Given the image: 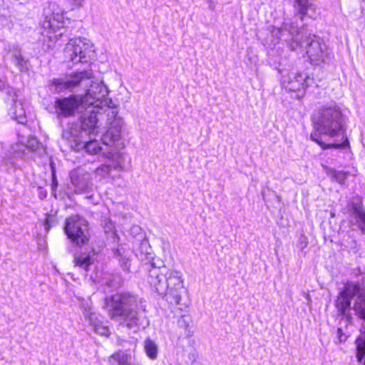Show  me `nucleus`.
Returning <instances> with one entry per match:
<instances>
[{
    "instance_id": "obj_1",
    "label": "nucleus",
    "mask_w": 365,
    "mask_h": 365,
    "mask_svg": "<svg viewBox=\"0 0 365 365\" xmlns=\"http://www.w3.org/2000/svg\"><path fill=\"white\" fill-rule=\"evenodd\" d=\"M106 301L110 319L128 329L143 325L135 296L130 293H116L107 297Z\"/></svg>"
},
{
    "instance_id": "obj_2",
    "label": "nucleus",
    "mask_w": 365,
    "mask_h": 365,
    "mask_svg": "<svg viewBox=\"0 0 365 365\" xmlns=\"http://www.w3.org/2000/svg\"><path fill=\"white\" fill-rule=\"evenodd\" d=\"M315 135H342L345 133V121L340 108L336 106L322 108L312 117Z\"/></svg>"
},
{
    "instance_id": "obj_3",
    "label": "nucleus",
    "mask_w": 365,
    "mask_h": 365,
    "mask_svg": "<svg viewBox=\"0 0 365 365\" xmlns=\"http://www.w3.org/2000/svg\"><path fill=\"white\" fill-rule=\"evenodd\" d=\"M355 297L353 309L355 314L364 321V324L361 326V334L356 341V359L359 364L365 365V286L359 284V291Z\"/></svg>"
},
{
    "instance_id": "obj_4",
    "label": "nucleus",
    "mask_w": 365,
    "mask_h": 365,
    "mask_svg": "<svg viewBox=\"0 0 365 365\" xmlns=\"http://www.w3.org/2000/svg\"><path fill=\"white\" fill-rule=\"evenodd\" d=\"M64 231L68 237L78 246L83 245L88 242V222L78 215H71L66 219Z\"/></svg>"
},
{
    "instance_id": "obj_5",
    "label": "nucleus",
    "mask_w": 365,
    "mask_h": 365,
    "mask_svg": "<svg viewBox=\"0 0 365 365\" xmlns=\"http://www.w3.org/2000/svg\"><path fill=\"white\" fill-rule=\"evenodd\" d=\"M297 47H304L307 49V54L313 64H319L324 61L327 56L326 46L321 43L316 36H305L304 39L299 41L298 34L290 44L292 50Z\"/></svg>"
},
{
    "instance_id": "obj_6",
    "label": "nucleus",
    "mask_w": 365,
    "mask_h": 365,
    "mask_svg": "<svg viewBox=\"0 0 365 365\" xmlns=\"http://www.w3.org/2000/svg\"><path fill=\"white\" fill-rule=\"evenodd\" d=\"M92 78V71L86 70L75 73L65 78H56L52 81V89L56 93L66 90L72 91L78 86L87 87Z\"/></svg>"
},
{
    "instance_id": "obj_7",
    "label": "nucleus",
    "mask_w": 365,
    "mask_h": 365,
    "mask_svg": "<svg viewBox=\"0 0 365 365\" xmlns=\"http://www.w3.org/2000/svg\"><path fill=\"white\" fill-rule=\"evenodd\" d=\"M92 103L93 101H90L86 98L71 95L67 98H56L54 108L58 116L67 118L75 115L76 112H80L84 105Z\"/></svg>"
},
{
    "instance_id": "obj_8",
    "label": "nucleus",
    "mask_w": 365,
    "mask_h": 365,
    "mask_svg": "<svg viewBox=\"0 0 365 365\" xmlns=\"http://www.w3.org/2000/svg\"><path fill=\"white\" fill-rule=\"evenodd\" d=\"M93 51L91 44L81 38L70 39L63 51L64 57L74 63L87 61V57Z\"/></svg>"
},
{
    "instance_id": "obj_9",
    "label": "nucleus",
    "mask_w": 365,
    "mask_h": 365,
    "mask_svg": "<svg viewBox=\"0 0 365 365\" xmlns=\"http://www.w3.org/2000/svg\"><path fill=\"white\" fill-rule=\"evenodd\" d=\"M357 291H359V284L347 283L339 292L334 302L338 315L345 317L348 321L351 319V301L357 294Z\"/></svg>"
},
{
    "instance_id": "obj_10",
    "label": "nucleus",
    "mask_w": 365,
    "mask_h": 365,
    "mask_svg": "<svg viewBox=\"0 0 365 365\" xmlns=\"http://www.w3.org/2000/svg\"><path fill=\"white\" fill-rule=\"evenodd\" d=\"M148 269V281L160 295H165L168 290V280L170 269L165 266L157 267L154 262L147 265Z\"/></svg>"
},
{
    "instance_id": "obj_11",
    "label": "nucleus",
    "mask_w": 365,
    "mask_h": 365,
    "mask_svg": "<svg viewBox=\"0 0 365 365\" xmlns=\"http://www.w3.org/2000/svg\"><path fill=\"white\" fill-rule=\"evenodd\" d=\"M168 277V290L165 294L167 301L170 304L180 305L182 280L178 272L170 269Z\"/></svg>"
},
{
    "instance_id": "obj_12",
    "label": "nucleus",
    "mask_w": 365,
    "mask_h": 365,
    "mask_svg": "<svg viewBox=\"0 0 365 365\" xmlns=\"http://www.w3.org/2000/svg\"><path fill=\"white\" fill-rule=\"evenodd\" d=\"M70 179L76 193L87 192L92 189L90 174L83 168H78L71 171Z\"/></svg>"
},
{
    "instance_id": "obj_13",
    "label": "nucleus",
    "mask_w": 365,
    "mask_h": 365,
    "mask_svg": "<svg viewBox=\"0 0 365 365\" xmlns=\"http://www.w3.org/2000/svg\"><path fill=\"white\" fill-rule=\"evenodd\" d=\"M26 142H18L11 146L14 155L19 158L25 156V151L28 150L31 152H39L43 153L45 148L38 141V138H26Z\"/></svg>"
},
{
    "instance_id": "obj_14",
    "label": "nucleus",
    "mask_w": 365,
    "mask_h": 365,
    "mask_svg": "<svg viewBox=\"0 0 365 365\" xmlns=\"http://www.w3.org/2000/svg\"><path fill=\"white\" fill-rule=\"evenodd\" d=\"M93 76L92 75L91 81L87 87L82 86L86 91L85 96H82V98H86L90 101H93V103L88 105H95V106L97 107L98 104L96 103H97L98 101H101L102 98L107 96L108 90L107 88L102 83L93 82Z\"/></svg>"
},
{
    "instance_id": "obj_15",
    "label": "nucleus",
    "mask_w": 365,
    "mask_h": 365,
    "mask_svg": "<svg viewBox=\"0 0 365 365\" xmlns=\"http://www.w3.org/2000/svg\"><path fill=\"white\" fill-rule=\"evenodd\" d=\"M43 34L46 36L50 41H56L64 34V32L61 31L64 29L63 21H60L56 18L45 20L43 22Z\"/></svg>"
},
{
    "instance_id": "obj_16",
    "label": "nucleus",
    "mask_w": 365,
    "mask_h": 365,
    "mask_svg": "<svg viewBox=\"0 0 365 365\" xmlns=\"http://www.w3.org/2000/svg\"><path fill=\"white\" fill-rule=\"evenodd\" d=\"M309 78L302 73H292L287 81L284 80V84L289 91H301L309 86Z\"/></svg>"
},
{
    "instance_id": "obj_17",
    "label": "nucleus",
    "mask_w": 365,
    "mask_h": 365,
    "mask_svg": "<svg viewBox=\"0 0 365 365\" xmlns=\"http://www.w3.org/2000/svg\"><path fill=\"white\" fill-rule=\"evenodd\" d=\"M103 155L108 160V163H106L111 170H125V158L123 153L110 149L109 151L103 152Z\"/></svg>"
},
{
    "instance_id": "obj_18",
    "label": "nucleus",
    "mask_w": 365,
    "mask_h": 365,
    "mask_svg": "<svg viewBox=\"0 0 365 365\" xmlns=\"http://www.w3.org/2000/svg\"><path fill=\"white\" fill-rule=\"evenodd\" d=\"M103 145L106 147L109 146L110 143L102 142L96 138H93L88 142L76 144L73 149L76 150L84 149L88 154L96 155L104 150Z\"/></svg>"
},
{
    "instance_id": "obj_19",
    "label": "nucleus",
    "mask_w": 365,
    "mask_h": 365,
    "mask_svg": "<svg viewBox=\"0 0 365 365\" xmlns=\"http://www.w3.org/2000/svg\"><path fill=\"white\" fill-rule=\"evenodd\" d=\"M294 6L302 21L305 16L314 18L316 14V6L309 0H294Z\"/></svg>"
},
{
    "instance_id": "obj_20",
    "label": "nucleus",
    "mask_w": 365,
    "mask_h": 365,
    "mask_svg": "<svg viewBox=\"0 0 365 365\" xmlns=\"http://www.w3.org/2000/svg\"><path fill=\"white\" fill-rule=\"evenodd\" d=\"M294 6L302 21L305 16L314 18L316 14V6L309 0H294Z\"/></svg>"
},
{
    "instance_id": "obj_21",
    "label": "nucleus",
    "mask_w": 365,
    "mask_h": 365,
    "mask_svg": "<svg viewBox=\"0 0 365 365\" xmlns=\"http://www.w3.org/2000/svg\"><path fill=\"white\" fill-rule=\"evenodd\" d=\"M88 116H83L81 122V129L86 132V135H97L96 132L98 118H97V111L94 108L89 111Z\"/></svg>"
},
{
    "instance_id": "obj_22",
    "label": "nucleus",
    "mask_w": 365,
    "mask_h": 365,
    "mask_svg": "<svg viewBox=\"0 0 365 365\" xmlns=\"http://www.w3.org/2000/svg\"><path fill=\"white\" fill-rule=\"evenodd\" d=\"M113 254L123 270L126 272H129L131 266V259L129 252L125 251L123 247H119L113 250Z\"/></svg>"
},
{
    "instance_id": "obj_23",
    "label": "nucleus",
    "mask_w": 365,
    "mask_h": 365,
    "mask_svg": "<svg viewBox=\"0 0 365 365\" xmlns=\"http://www.w3.org/2000/svg\"><path fill=\"white\" fill-rule=\"evenodd\" d=\"M113 120L110 123V127L107 131L108 137H120L123 134V120L121 118L117 117L115 111L112 110Z\"/></svg>"
},
{
    "instance_id": "obj_24",
    "label": "nucleus",
    "mask_w": 365,
    "mask_h": 365,
    "mask_svg": "<svg viewBox=\"0 0 365 365\" xmlns=\"http://www.w3.org/2000/svg\"><path fill=\"white\" fill-rule=\"evenodd\" d=\"M9 114L19 123L24 124L26 122L25 110L20 103L16 102L14 103L13 107L10 109Z\"/></svg>"
},
{
    "instance_id": "obj_25",
    "label": "nucleus",
    "mask_w": 365,
    "mask_h": 365,
    "mask_svg": "<svg viewBox=\"0 0 365 365\" xmlns=\"http://www.w3.org/2000/svg\"><path fill=\"white\" fill-rule=\"evenodd\" d=\"M351 207L354 213L356 215L359 222L362 225H360V229L363 233H365V210L363 207V205L361 200L359 202L351 203Z\"/></svg>"
},
{
    "instance_id": "obj_26",
    "label": "nucleus",
    "mask_w": 365,
    "mask_h": 365,
    "mask_svg": "<svg viewBox=\"0 0 365 365\" xmlns=\"http://www.w3.org/2000/svg\"><path fill=\"white\" fill-rule=\"evenodd\" d=\"M108 361L111 364L117 362L118 365H131V356L123 351H118L113 354Z\"/></svg>"
},
{
    "instance_id": "obj_27",
    "label": "nucleus",
    "mask_w": 365,
    "mask_h": 365,
    "mask_svg": "<svg viewBox=\"0 0 365 365\" xmlns=\"http://www.w3.org/2000/svg\"><path fill=\"white\" fill-rule=\"evenodd\" d=\"M74 262L76 266L88 271L89 266L93 263V261L88 254H81L74 258Z\"/></svg>"
},
{
    "instance_id": "obj_28",
    "label": "nucleus",
    "mask_w": 365,
    "mask_h": 365,
    "mask_svg": "<svg viewBox=\"0 0 365 365\" xmlns=\"http://www.w3.org/2000/svg\"><path fill=\"white\" fill-rule=\"evenodd\" d=\"M13 62L20 71L27 70V61L24 58L19 50L14 51Z\"/></svg>"
},
{
    "instance_id": "obj_29",
    "label": "nucleus",
    "mask_w": 365,
    "mask_h": 365,
    "mask_svg": "<svg viewBox=\"0 0 365 365\" xmlns=\"http://www.w3.org/2000/svg\"><path fill=\"white\" fill-rule=\"evenodd\" d=\"M145 351L147 355L151 359H155L158 355V348L154 341L150 339H146L144 345Z\"/></svg>"
},
{
    "instance_id": "obj_30",
    "label": "nucleus",
    "mask_w": 365,
    "mask_h": 365,
    "mask_svg": "<svg viewBox=\"0 0 365 365\" xmlns=\"http://www.w3.org/2000/svg\"><path fill=\"white\" fill-rule=\"evenodd\" d=\"M313 141H315L319 145H321V147L323 149H327V148H344L349 145V143L348 140V138H345V140L342 143H329V144H324L322 141V138H312Z\"/></svg>"
},
{
    "instance_id": "obj_31",
    "label": "nucleus",
    "mask_w": 365,
    "mask_h": 365,
    "mask_svg": "<svg viewBox=\"0 0 365 365\" xmlns=\"http://www.w3.org/2000/svg\"><path fill=\"white\" fill-rule=\"evenodd\" d=\"M111 170H112L110 167H109V165L106 163L101 164L100 166L95 169L94 175L96 177H98L101 180L105 179L110 175Z\"/></svg>"
},
{
    "instance_id": "obj_32",
    "label": "nucleus",
    "mask_w": 365,
    "mask_h": 365,
    "mask_svg": "<svg viewBox=\"0 0 365 365\" xmlns=\"http://www.w3.org/2000/svg\"><path fill=\"white\" fill-rule=\"evenodd\" d=\"M83 314L86 319L89 321L90 325L92 327H93L95 325H98L97 324L101 322L98 314L95 312H93L91 308L85 309Z\"/></svg>"
},
{
    "instance_id": "obj_33",
    "label": "nucleus",
    "mask_w": 365,
    "mask_h": 365,
    "mask_svg": "<svg viewBox=\"0 0 365 365\" xmlns=\"http://www.w3.org/2000/svg\"><path fill=\"white\" fill-rule=\"evenodd\" d=\"M98 325H95L93 327V331L99 334L102 336H108L110 334V331L108 327L104 326L102 324V322L101 321L99 323L97 324Z\"/></svg>"
},
{
    "instance_id": "obj_34",
    "label": "nucleus",
    "mask_w": 365,
    "mask_h": 365,
    "mask_svg": "<svg viewBox=\"0 0 365 365\" xmlns=\"http://www.w3.org/2000/svg\"><path fill=\"white\" fill-rule=\"evenodd\" d=\"M190 321V317L189 316L182 315L178 320V326L180 328L183 329L185 332L189 326Z\"/></svg>"
},
{
    "instance_id": "obj_35",
    "label": "nucleus",
    "mask_w": 365,
    "mask_h": 365,
    "mask_svg": "<svg viewBox=\"0 0 365 365\" xmlns=\"http://www.w3.org/2000/svg\"><path fill=\"white\" fill-rule=\"evenodd\" d=\"M55 221L54 217L51 215H46V217L43 222V226L45 227V230L46 232H48V230L51 229V227L53 226V224Z\"/></svg>"
},
{
    "instance_id": "obj_36",
    "label": "nucleus",
    "mask_w": 365,
    "mask_h": 365,
    "mask_svg": "<svg viewBox=\"0 0 365 365\" xmlns=\"http://www.w3.org/2000/svg\"><path fill=\"white\" fill-rule=\"evenodd\" d=\"M83 1V0H68V3L71 10L81 7Z\"/></svg>"
},
{
    "instance_id": "obj_37",
    "label": "nucleus",
    "mask_w": 365,
    "mask_h": 365,
    "mask_svg": "<svg viewBox=\"0 0 365 365\" xmlns=\"http://www.w3.org/2000/svg\"><path fill=\"white\" fill-rule=\"evenodd\" d=\"M277 33L279 34V38L281 40L288 41V38L287 36L288 35L287 29H283V28L278 29Z\"/></svg>"
},
{
    "instance_id": "obj_38",
    "label": "nucleus",
    "mask_w": 365,
    "mask_h": 365,
    "mask_svg": "<svg viewBox=\"0 0 365 365\" xmlns=\"http://www.w3.org/2000/svg\"><path fill=\"white\" fill-rule=\"evenodd\" d=\"M336 334L339 339V342L346 341L347 339V336L343 333L341 328H338Z\"/></svg>"
},
{
    "instance_id": "obj_39",
    "label": "nucleus",
    "mask_w": 365,
    "mask_h": 365,
    "mask_svg": "<svg viewBox=\"0 0 365 365\" xmlns=\"http://www.w3.org/2000/svg\"><path fill=\"white\" fill-rule=\"evenodd\" d=\"M308 241L306 237L301 236L300 237V247L301 249H304L307 246Z\"/></svg>"
},
{
    "instance_id": "obj_40",
    "label": "nucleus",
    "mask_w": 365,
    "mask_h": 365,
    "mask_svg": "<svg viewBox=\"0 0 365 365\" xmlns=\"http://www.w3.org/2000/svg\"><path fill=\"white\" fill-rule=\"evenodd\" d=\"M302 294H303V296L305 297V299L307 301V304L308 306H310L311 305V302H312V298H311L310 294L308 292H306L304 291L302 292Z\"/></svg>"
},
{
    "instance_id": "obj_41",
    "label": "nucleus",
    "mask_w": 365,
    "mask_h": 365,
    "mask_svg": "<svg viewBox=\"0 0 365 365\" xmlns=\"http://www.w3.org/2000/svg\"><path fill=\"white\" fill-rule=\"evenodd\" d=\"M51 166L52 168L53 184L56 185H57V180H56V174H55V170H54L53 163V162L51 163Z\"/></svg>"
},
{
    "instance_id": "obj_42",
    "label": "nucleus",
    "mask_w": 365,
    "mask_h": 365,
    "mask_svg": "<svg viewBox=\"0 0 365 365\" xmlns=\"http://www.w3.org/2000/svg\"><path fill=\"white\" fill-rule=\"evenodd\" d=\"M338 176H339V178L341 177V178H344V175L343 173H336L335 175H334V177L336 178H338Z\"/></svg>"
},
{
    "instance_id": "obj_43",
    "label": "nucleus",
    "mask_w": 365,
    "mask_h": 365,
    "mask_svg": "<svg viewBox=\"0 0 365 365\" xmlns=\"http://www.w3.org/2000/svg\"><path fill=\"white\" fill-rule=\"evenodd\" d=\"M4 88V83L1 79H0V91L3 90Z\"/></svg>"
},
{
    "instance_id": "obj_44",
    "label": "nucleus",
    "mask_w": 365,
    "mask_h": 365,
    "mask_svg": "<svg viewBox=\"0 0 365 365\" xmlns=\"http://www.w3.org/2000/svg\"><path fill=\"white\" fill-rule=\"evenodd\" d=\"M120 139V138H109V141H110V143H115V140H119Z\"/></svg>"
},
{
    "instance_id": "obj_45",
    "label": "nucleus",
    "mask_w": 365,
    "mask_h": 365,
    "mask_svg": "<svg viewBox=\"0 0 365 365\" xmlns=\"http://www.w3.org/2000/svg\"><path fill=\"white\" fill-rule=\"evenodd\" d=\"M147 245H148V243H147L146 242H143L140 244L141 248L145 247V248H146V249H147V248H148V247H148Z\"/></svg>"
},
{
    "instance_id": "obj_46",
    "label": "nucleus",
    "mask_w": 365,
    "mask_h": 365,
    "mask_svg": "<svg viewBox=\"0 0 365 365\" xmlns=\"http://www.w3.org/2000/svg\"><path fill=\"white\" fill-rule=\"evenodd\" d=\"M277 197L278 201L280 202L281 201V197L279 195H277Z\"/></svg>"
},
{
    "instance_id": "obj_47",
    "label": "nucleus",
    "mask_w": 365,
    "mask_h": 365,
    "mask_svg": "<svg viewBox=\"0 0 365 365\" xmlns=\"http://www.w3.org/2000/svg\"><path fill=\"white\" fill-rule=\"evenodd\" d=\"M146 255H150L147 250L145 252Z\"/></svg>"
},
{
    "instance_id": "obj_48",
    "label": "nucleus",
    "mask_w": 365,
    "mask_h": 365,
    "mask_svg": "<svg viewBox=\"0 0 365 365\" xmlns=\"http://www.w3.org/2000/svg\"><path fill=\"white\" fill-rule=\"evenodd\" d=\"M331 217H334V213H331Z\"/></svg>"
},
{
    "instance_id": "obj_49",
    "label": "nucleus",
    "mask_w": 365,
    "mask_h": 365,
    "mask_svg": "<svg viewBox=\"0 0 365 365\" xmlns=\"http://www.w3.org/2000/svg\"><path fill=\"white\" fill-rule=\"evenodd\" d=\"M136 230H140V228L138 227H135Z\"/></svg>"
}]
</instances>
